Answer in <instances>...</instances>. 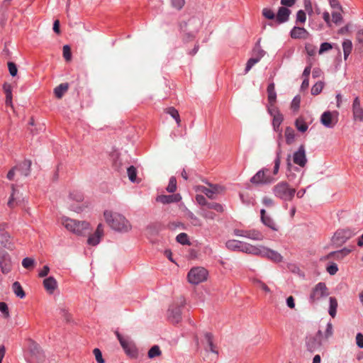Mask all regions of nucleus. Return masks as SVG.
Returning <instances> with one entry per match:
<instances>
[{
  "label": "nucleus",
  "mask_w": 363,
  "mask_h": 363,
  "mask_svg": "<svg viewBox=\"0 0 363 363\" xmlns=\"http://www.w3.org/2000/svg\"><path fill=\"white\" fill-rule=\"evenodd\" d=\"M104 216L106 223L116 231L125 233L131 229L130 222L121 213L106 210Z\"/></svg>",
  "instance_id": "nucleus-1"
},
{
  "label": "nucleus",
  "mask_w": 363,
  "mask_h": 363,
  "mask_svg": "<svg viewBox=\"0 0 363 363\" xmlns=\"http://www.w3.org/2000/svg\"><path fill=\"white\" fill-rule=\"evenodd\" d=\"M201 345L203 350L201 355L204 361L211 362L214 361L218 356L216 346L213 342V337L210 333H205L201 340Z\"/></svg>",
  "instance_id": "nucleus-2"
},
{
  "label": "nucleus",
  "mask_w": 363,
  "mask_h": 363,
  "mask_svg": "<svg viewBox=\"0 0 363 363\" xmlns=\"http://www.w3.org/2000/svg\"><path fill=\"white\" fill-rule=\"evenodd\" d=\"M62 224L65 228L77 235H83L89 230V223L86 221H79L67 217H62Z\"/></svg>",
  "instance_id": "nucleus-3"
},
{
  "label": "nucleus",
  "mask_w": 363,
  "mask_h": 363,
  "mask_svg": "<svg viewBox=\"0 0 363 363\" xmlns=\"http://www.w3.org/2000/svg\"><path fill=\"white\" fill-rule=\"evenodd\" d=\"M275 196L286 201H291L296 193V189L291 188L286 182H280L272 189Z\"/></svg>",
  "instance_id": "nucleus-4"
},
{
  "label": "nucleus",
  "mask_w": 363,
  "mask_h": 363,
  "mask_svg": "<svg viewBox=\"0 0 363 363\" xmlns=\"http://www.w3.org/2000/svg\"><path fill=\"white\" fill-rule=\"evenodd\" d=\"M357 234L354 230L350 228L338 229L332 238L333 244L340 246Z\"/></svg>",
  "instance_id": "nucleus-5"
},
{
  "label": "nucleus",
  "mask_w": 363,
  "mask_h": 363,
  "mask_svg": "<svg viewBox=\"0 0 363 363\" xmlns=\"http://www.w3.org/2000/svg\"><path fill=\"white\" fill-rule=\"evenodd\" d=\"M328 296L329 291L325 284L323 282H319L312 289L309 296V301L311 303H314L319 301L321 298H325Z\"/></svg>",
  "instance_id": "nucleus-6"
},
{
  "label": "nucleus",
  "mask_w": 363,
  "mask_h": 363,
  "mask_svg": "<svg viewBox=\"0 0 363 363\" xmlns=\"http://www.w3.org/2000/svg\"><path fill=\"white\" fill-rule=\"evenodd\" d=\"M9 225L6 223H0V243L4 247L13 250L15 249V244L13 238L7 231Z\"/></svg>",
  "instance_id": "nucleus-7"
},
{
  "label": "nucleus",
  "mask_w": 363,
  "mask_h": 363,
  "mask_svg": "<svg viewBox=\"0 0 363 363\" xmlns=\"http://www.w3.org/2000/svg\"><path fill=\"white\" fill-rule=\"evenodd\" d=\"M185 301L181 298L179 301L173 303L169 308L167 315L168 318L174 323H179L182 319V308L184 306Z\"/></svg>",
  "instance_id": "nucleus-8"
},
{
  "label": "nucleus",
  "mask_w": 363,
  "mask_h": 363,
  "mask_svg": "<svg viewBox=\"0 0 363 363\" xmlns=\"http://www.w3.org/2000/svg\"><path fill=\"white\" fill-rule=\"evenodd\" d=\"M208 272L203 267H196L190 270L188 274L189 281L193 284H198L207 278Z\"/></svg>",
  "instance_id": "nucleus-9"
},
{
  "label": "nucleus",
  "mask_w": 363,
  "mask_h": 363,
  "mask_svg": "<svg viewBox=\"0 0 363 363\" xmlns=\"http://www.w3.org/2000/svg\"><path fill=\"white\" fill-rule=\"evenodd\" d=\"M255 184H270L274 182V179L269 174L268 169H262L258 171L250 179Z\"/></svg>",
  "instance_id": "nucleus-10"
},
{
  "label": "nucleus",
  "mask_w": 363,
  "mask_h": 363,
  "mask_svg": "<svg viewBox=\"0 0 363 363\" xmlns=\"http://www.w3.org/2000/svg\"><path fill=\"white\" fill-rule=\"evenodd\" d=\"M28 351L31 362L38 363L42 362L45 359V355L40 346L32 340H28Z\"/></svg>",
  "instance_id": "nucleus-11"
},
{
  "label": "nucleus",
  "mask_w": 363,
  "mask_h": 363,
  "mask_svg": "<svg viewBox=\"0 0 363 363\" xmlns=\"http://www.w3.org/2000/svg\"><path fill=\"white\" fill-rule=\"evenodd\" d=\"M116 335L125 353L132 358L136 357L138 352L134 344L131 341L123 337L118 331L116 332Z\"/></svg>",
  "instance_id": "nucleus-12"
},
{
  "label": "nucleus",
  "mask_w": 363,
  "mask_h": 363,
  "mask_svg": "<svg viewBox=\"0 0 363 363\" xmlns=\"http://www.w3.org/2000/svg\"><path fill=\"white\" fill-rule=\"evenodd\" d=\"M116 335L125 353L132 358L136 357L138 352L134 344L131 341L123 337L118 331L116 332Z\"/></svg>",
  "instance_id": "nucleus-13"
},
{
  "label": "nucleus",
  "mask_w": 363,
  "mask_h": 363,
  "mask_svg": "<svg viewBox=\"0 0 363 363\" xmlns=\"http://www.w3.org/2000/svg\"><path fill=\"white\" fill-rule=\"evenodd\" d=\"M223 187L219 185L209 184V187L199 186L198 191L204 194L209 199H215V195L223 191Z\"/></svg>",
  "instance_id": "nucleus-14"
},
{
  "label": "nucleus",
  "mask_w": 363,
  "mask_h": 363,
  "mask_svg": "<svg viewBox=\"0 0 363 363\" xmlns=\"http://www.w3.org/2000/svg\"><path fill=\"white\" fill-rule=\"evenodd\" d=\"M337 112L325 111L320 117L321 123L327 128H333L337 122Z\"/></svg>",
  "instance_id": "nucleus-15"
},
{
  "label": "nucleus",
  "mask_w": 363,
  "mask_h": 363,
  "mask_svg": "<svg viewBox=\"0 0 363 363\" xmlns=\"http://www.w3.org/2000/svg\"><path fill=\"white\" fill-rule=\"evenodd\" d=\"M307 158L306 155L305 146L301 145L297 151H296L293 155V162L300 166L301 167H304L307 163Z\"/></svg>",
  "instance_id": "nucleus-16"
},
{
  "label": "nucleus",
  "mask_w": 363,
  "mask_h": 363,
  "mask_svg": "<svg viewBox=\"0 0 363 363\" xmlns=\"http://www.w3.org/2000/svg\"><path fill=\"white\" fill-rule=\"evenodd\" d=\"M0 268L4 274L11 269V261L9 255L4 250H0Z\"/></svg>",
  "instance_id": "nucleus-17"
},
{
  "label": "nucleus",
  "mask_w": 363,
  "mask_h": 363,
  "mask_svg": "<svg viewBox=\"0 0 363 363\" xmlns=\"http://www.w3.org/2000/svg\"><path fill=\"white\" fill-rule=\"evenodd\" d=\"M352 115L354 121H363V108L360 104V100L358 96L355 97L352 103Z\"/></svg>",
  "instance_id": "nucleus-18"
},
{
  "label": "nucleus",
  "mask_w": 363,
  "mask_h": 363,
  "mask_svg": "<svg viewBox=\"0 0 363 363\" xmlns=\"http://www.w3.org/2000/svg\"><path fill=\"white\" fill-rule=\"evenodd\" d=\"M104 235V227L101 223H99L96 228V232L89 236L87 240V242L89 245L95 246L98 245L100 242V239Z\"/></svg>",
  "instance_id": "nucleus-19"
},
{
  "label": "nucleus",
  "mask_w": 363,
  "mask_h": 363,
  "mask_svg": "<svg viewBox=\"0 0 363 363\" xmlns=\"http://www.w3.org/2000/svg\"><path fill=\"white\" fill-rule=\"evenodd\" d=\"M261 257H267L276 262H280L282 261V256L279 253L265 247H263Z\"/></svg>",
  "instance_id": "nucleus-20"
},
{
  "label": "nucleus",
  "mask_w": 363,
  "mask_h": 363,
  "mask_svg": "<svg viewBox=\"0 0 363 363\" xmlns=\"http://www.w3.org/2000/svg\"><path fill=\"white\" fill-rule=\"evenodd\" d=\"M309 35L304 28L298 26L294 27L290 33L291 37L294 39H307Z\"/></svg>",
  "instance_id": "nucleus-21"
},
{
  "label": "nucleus",
  "mask_w": 363,
  "mask_h": 363,
  "mask_svg": "<svg viewBox=\"0 0 363 363\" xmlns=\"http://www.w3.org/2000/svg\"><path fill=\"white\" fill-rule=\"evenodd\" d=\"M181 196L178 194L173 195H160L156 198V201L163 204H168L178 202L181 200Z\"/></svg>",
  "instance_id": "nucleus-22"
},
{
  "label": "nucleus",
  "mask_w": 363,
  "mask_h": 363,
  "mask_svg": "<svg viewBox=\"0 0 363 363\" xmlns=\"http://www.w3.org/2000/svg\"><path fill=\"white\" fill-rule=\"evenodd\" d=\"M269 113L273 116V126L276 131L283 121V116L281 114L277 108H268Z\"/></svg>",
  "instance_id": "nucleus-23"
},
{
  "label": "nucleus",
  "mask_w": 363,
  "mask_h": 363,
  "mask_svg": "<svg viewBox=\"0 0 363 363\" xmlns=\"http://www.w3.org/2000/svg\"><path fill=\"white\" fill-rule=\"evenodd\" d=\"M352 252L351 249L343 248L338 251H335L329 253L327 256L328 259H335L337 261L342 260Z\"/></svg>",
  "instance_id": "nucleus-24"
},
{
  "label": "nucleus",
  "mask_w": 363,
  "mask_h": 363,
  "mask_svg": "<svg viewBox=\"0 0 363 363\" xmlns=\"http://www.w3.org/2000/svg\"><path fill=\"white\" fill-rule=\"evenodd\" d=\"M267 97L269 106V108H276L274 104L277 100V93L275 91V85L274 83H271L268 85L267 89Z\"/></svg>",
  "instance_id": "nucleus-25"
},
{
  "label": "nucleus",
  "mask_w": 363,
  "mask_h": 363,
  "mask_svg": "<svg viewBox=\"0 0 363 363\" xmlns=\"http://www.w3.org/2000/svg\"><path fill=\"white\" fill-rule=\"evenodd\" d=\"M264 246H254L249 244L244 243L242 248V252L248 254L262 256V249Z\"/></svg>",
  "instance_id": "nucleus-26"
},
{
  "label": "nucleus",
  "mask_w": 363,
  "mask_h": 363,
  "mask_svg": "<svg viewBox=\"0 0 363 363\" xmlns=\"http://www.w3.org/2000/svg\"><path fill=\"white\" fill-rule=\"evenodd\" d=\"M43 286L46 291L52 294L57 287V282L53 277H49L44 279Z\"/></svg>",
  "instance_id": "nucleus-27"
},
{
  "label": "nucleus",
  "mask_w": 363,
  "mask_h": 363,
  "mask_svg": "<svg viewBox=\"0 0 363 363\" xmlns=\"http://www.w3.org/2000/svg\"><path fill=\"white\" fill-rule=\"evenodd\" d=\"M31 161L29 160H25L16 167H17V171H18L21 175L24 177H27L30 173V167H31Z\"/></svg>",
  "instance_id": "nucleus-28"
},
{
  "label": "nucleus",
  "mask_w": 363,
  "mask_h": 363,
  "mask_svg": "<svg viewBox=\"0 0 363 363\" xmlns=\"http://www.w3.org/2000/svg\"><path fill=\"white\" fill-rule=\"evenodd\" d=\"M291 11L286 7H280L279 9L276 21L278 23H282L288 21Z\"/></svg>",
  "instance_id": "nucleus-29"
},
{
  "label": "nucleus",
  "mask_w": 363,
  "mask_h": 363,
  "mask_svg": "<svg viewBox=\"0 0 363 363\" xmlns=\"http://www.w3.org/2000/svg\"><path fill=\"white\" fill-rule=\"evenodd\" d=\"M262 222L273 230H278V228L275 222L268 216L266 215V211L262 209L260 211Z\"/></svg>",
  "instance_id": "nucleus-30"
},
{
  "label": "nucleus",
  "mask_w": 363,
  "mask_h": 363,
  "mask_svg": "<svg viewBox=\"0 0 363 363\" xmlns=\"http://www.w3.org/2000/svg\"><path fill=\"white\" fill-rule=\"evenodd\" d=\"M244 243L241 241L236 240H230L227 241L225 245L228 249L231 250H238L242 252V248Z\"/></svg>",
  "instance_id": "nucleus-31"
},
{
  "label": "nucleus",
  "mask_w": 363,
  "mask_h": 363,
  "mask_svg": "<svg viewBox=\"0 0 363 363\" xmlns=\"http://www.w3.org/2000/svg\"><path fill=\"white\" fill-rule=\"evenodd\" d=\"M69 85L67 83L60 84L54 89V94L57 99H61L67 91Z\"/></svg>",
  "instance_id": "nucleus-32"
},
{
  "label": "nucleus",
  "mask_w": 363,
  "mask_h": 363,
  "mask_svg": "<svg viewBox=\"0 0 363 363\" xmlns=\"http://www.w3.org/2000/svg\"><path fill=\"white\" fill-rule=\"evenodd\" d=\"M245 238L254 240H262L263 239V235L258 230H247L245 233Z\"/></svg>",
  "instance_id": "nucleus-33"
},
{
  "label": "nucleus",
  "mask_w": 363,
  "mask_h": 363,
  "mask_svg": "<svg viewBox=\"0 0 363 363\" xmlns=\"http://www.w3.org/2000/svg\"><path fill=\"white\" fill-rule=\"evenodd\" d=\"M323 340H325V338H324V335L322 333V331L318 330L317 334L315 335V342H316L315 344L313 345V343L308 342V349L312 350L316 346H320L323 343Z\"/></svg>",
  "instance_id": "nucleus-34"
},
{
  "label": "nucleus",
  "mask_w": 363,
  "mask_h": 363,
  "mask_svg": "<svg viewBox=\"0 0 363 363\" xmlns=\"http://www.w3.org/2000/svg\"><path fill=\"white\" fill-rule=\"evenodd\" d=\"M12 289L16 296L19 297L20 298H23L25 297V292L18 281H15L13 284Z\"/></svg>",
  "instance_id": "nucleus-35"
},
{
  "label": "nucleus",
  "mask_w": 363,
  "mask_h": 363,
  "mask_svg": "<svg viewBox=\"0 0 363 363\" xmlns=\"http://www.w3.org/2000/svg\"><path fill=\"white\" fill-rule=\"evenodd\" d=\"M295 126L298 130L304 133L308 130V125L303 117H298L295 121Z\"/></svg>",
  "instance_id": "nucleus-36"
},
{
  "label": "nucleus",
  "mask_w": 363,
  "mask_h": 363,
  "mask_svg": "<svg viewBox=\"0 0 363 363\" xmlns=\"http://www.w3.org/2000/svg\"><path fill=\"white\" fill-rule=\"evenodd\" d=\"M285 138H286V143L288 145H291L294 143L295 139V133L292 128L287 127L285 130Z\"/></svg>",
  "instance_id": "nucleus-37"
},
{
  "label": "nucleus",
  "mask_w": 363,
  "mask_h": 363,
  "mask_svg": "<svg viewBox=\"0 0 363 363\" xmlns=\"http://www.w3.org/2000/svg\"><path fill=\"white\" fill-rule=\"evenodd\" d=\"M342 49L344 52V58L345 60H347L352 50V41L350 40H345L342 43Z\"/></svg>",
  "instance_id": "nucleus-38"
},
{
  "label": "nucleus",
  "mask_w": 363,
  "mask_h": 363,
  "mask_svg": "<svg viewBox=\"0 0 363 363\" xmlns=\"http://www.w3.org/2000/svg\"><path fill=\"white\" fill-rule=\"evenodd\" d=\"M286 177L289 182H294L296 178V175L295 173L291 171V155H289L287 157V172Z\"/></svg>",
  "instance_id": "nucleus-39"
},
{
  "label": "nucleus",
  "mask_w": 363,
  "mask_h": 363,
  "mask_svg": "<svg viewBox=\"0 0 363 363\" xmlns=\"http://www.w3.org/2000/svg\"><path fill=\"white\" fill-rule=\"evenodd\" d=\"M165 112L169 114L173 118L175 119L178 125L181 124V119L178 111L174 107H169L166 108Z\"/></svg>",
  "instance_id": "nucleus-40"
},
{
  "label": "nucleus",
  "mask_w": 363,
  "mask_h": 363,
  "mask_svg": "<svg viewBox=\"0 0 363 363\" xmlns=\"http://www.w3.org/2000/svg\"><path fill=\"white\" fill-rule=\"evenodd\" d=\"M337 308V301L335 297L330 298V307L328 313L329 314L334 318L336 315Z\"/></svg>",
  "instance_id": "nucleus-41"
},
{
  "label": "nucleus",
  "mask_w": 363,
  "mask_h": 363,
  "mask_svg": "<svg viewBox=\"0 0 363 363\" xmlns=\"http://www.w3.org/2000/svg\"><path fill=\"white\" fill-rule=\"evenodd\" d=\"M11 196L9 198V200L7 203V205L9 208H13L15 207L16 206V203H15V195H16V193L17 191L16 189V186L14 184H11Z\"/></svg>",
  "instance_id": "nucleus-42"
},
{
  "label": "nucleus",
  "mask_w": 363,
  "mask_h": 363,
  "mask_svg": "<svg viewBox=\"0 0 363 363\" xmlns=\"http://www.w3.org/2000/svg\"><path fill=\"white\" fill-rule=\"evenodd\" d=\"M324 83L321 81L316 82L311 88V94L318 95L323 89Z\"/></svg>",
  "instance_id": "nucleus-43"
},
{
  "label": "nucleus",
  "mask_w": 363,
  "mask_h": 363,
  "mask_svg": "<svg viewBox=\"0 0 363 363\" xmlns=\"http://www.w3.org/2000/svg\"><path fill=\"white\" fill-rule=\"evenodd\" d=\"M35 260L30 257H26L22 261V265L27 269H32L34 267Z\"/></svg>",
  "instance_id": "nucleus-44"
},
{
  "label": "nucleus",
  "mask_w": 363,
  "mask_h": 363,
  "mask_svg": "<svg viewBox=\"0 0 363 363\" xmlns=\"http://www.w3.org/2000/svg\"><path fill=\"white\" fill-rule=\"evenodd\" d=\"M166 189L169 193H174L177 190V180L175 177H172L169 179V184Z\"/></svg>",
  "instance_id": "nucleus-45"
},
{
  "label": "nucleus",
  "mask_w": 363,
  "mask_h": 363,
  "mask_svg": "<svg viewBox=\"0 0 363 363\" xmlns=\"http://www.w3.org/2000/svg\"><path fill=\"white\" fill-rule=\"evenodd\" d=\"M280 164H281V150H279L277 152V157L274 161V170H273V174L274 175H276L278 173L279 167H280Z\"/></svg>",
  "instance_id": "nucleus-46"
},
{
  "label": "nucleus",
  "mask_w": 363,
  "mask_h": 363,
  "mask_svg": "<svg viewBox=\"0 0 363 363\" xmlns=\"http://www.w3.org/2000/svg\"><path fill=\"white\" fill-rule=\"evenodd\" d=\"M161 354V351L157 345H155L150 348L148 351V357L150 358H154Z\"/></svg>",
  "instance_id": "nucleus-47"
},
{
  "label": "nucleus",
  "mask_w": 363,
  "mask_h": 363,
  "mask_svg": "<svg viewBox=\"0 0 363 363\" xmlns=\"http://www.w3.org/2000/svg\"><path fill=\"white\" fill-rule=\"evenodd\" d=\"M171 6L178 10L180 11L185 4V0H170Z\"/></svg>",
  "instance_id": "nucleus-48"
},
{
  "label": "nucleus",
  "mask_w": 363,
  "mask_h": 363,
  "mask_svg": "<svg viewBox=\"0 0 363 363\" xmlns=\"http://www.w3.org/2000/svg\"><path fill=\"white\" fill-rule=\"evenodd\" d=\"M301 97L300 96H296L291 104V108L293 111H297L300 107Z\"/></svg>",
  "instance_id": "nucleus-49"
},
{
  "label": "nucleus",
  "mask_w": 363,
  "mask_h": 363,
  "mask_svg": "<svg viewBox=\"0 0 363 363\" xmlns=\"http://www.w3.org/2000/svg\"><path fill=\"white\" fill-rule=\"evenodd\" d=\"M127 173H128L129 179L131 182H135L136 179V175H137L136 169L133 166H130L127 169Z\"/></svg>",
  "instance_id": "nucleus-50"
},
{
  "label": "nucleus",
  "mask_w": 363,
  "mask_h": 363,
  "mask_svg": "<svg viewBox=\"0 0 363 363\" xmlns=\"http://www.w3.org/2000/svg\"><path fill=\"white\" fill-rule=\"evenodd\" d=\"M260 60V57H252L249 59V60L247 62L246 67H245V73L248 72L250 69L259 61Z\"/></svg>",
  "instance_id": "nucleus-51"
},
{
  "label": "nucleus",
  "mask_w": 363,
  "mask_h": 363,
  "mask_svg": "<svg viewBox=\"0 0 363 363\" xmlns=\"http://www.w3.org/2000/svg\"><path fill=\"white\" fill-rule=\"evenodd\" d=\"M176 240H177V241L178 242H179V243L182 244V245L189 244V240H188V236L184 233H179L177 236Z\"/></svg>",
  "instance_id": "nucleus-52"
},
{
  "label": "nucleus",
  "mask_w": 363,
  "mask_h": 363,
  "mask_svg": "<svg viewBox=\"0 0 363 363\" xmlns=\"http://www.w3.org/2000/svg\"><path fill=\"white\" fill-rule=\"evenodd\" d=\"M63 57L66 61H70L72 58L71 48L69 45L63 46Z\"/></svg>",
  "instance_id": "nucleus-53"
},
{
  "label": "nucleus",
  "mask_w": 363,
  "mask_h": 363,
  "mask_svg": "<svg viewBox=\"0 0 363 363\" xmlns=\"http://www.w3.org/2000/svg\"><path fill=\"white\" fill-rule=\"evenodd\" d=\"M60 315L66 320L69 322L71 319V315L68 313V311L65 307L59 308Z\"/></svg>",
  "instance_id": "nucleus-54"
},
{
  "label": "nucleus",
  "mask_w": 363,
  "mask_h": 363,
  "mask_svg": "<svg viewBox=\"0 0 363 363\" xmlns=\"http://www.w3.org/2000/svg\"><path fill=\"white\" fill-rule=\"evenodd\" d=\"M333 334V324L331 323H328L326 325V329L324 334V338L325 340H328L329 337H330Z\"/></svg>",
  "instance_id": "nucleus-55"
},
{
  "label": "nucleus",
  "mask_w": 363,
  "mask_h": 363,
  "mask_svg": "<svg viewBox=\"0 0 363 363\" xmlns=\"http://www.w3.org/2000/svg\"><path fill=\"white\" fill-rule=\"evenodd\" d=\"M262 15L267 19H274L275 17L274 13L269 9L264 8L262 10Z\"/></svg>",
  "instance_id": "nucleus-56"
},
{
  "label": "nucleus",
  "mask_w": 363,
  "mask_h": 363,
  "mask_svg": "<svg viewBox=\"0 0 363 363\" xmlns=\"http://www.w3.org/2000/svg\"><path fill=\"white\" fill-rule=\"evenodd\" d=\"M8 68H9V73L12 77H15L17 74L18 69L14 62H8Z\"/></svg>",
  "instance_id": "nucleus-57"
},
{
  "label": "nucleus",
  "mask_w": 363,
  "mask_h": 363,
  "mask_svg": "<svg viewBox=\"0 0 363 363\" xmlns=\"http://www.w3.org/2000/svg\"><path fill=\"white\" fill-rule=\"evenodd\" d=\"M306 21V13L303 10H299L296 13V22L301 23H305Z\"/></svg>",
  "instance_id": "nucleus-58"
},
{
  "label": "nucleus",
  "mask_w": 363,
  "mask_h": 363,
  "mask_svg": "<svg viewBox=\"0 0 363 363\" xmlns=\"http://www.w3.org/2000/svg\"><path fill=\"white\" fill-rule=\"evenodd\" d=\"M0 311L3 313L4 318L9 317V308L6 303L0 302Z\"/></svg>",
  "instance_id": "nucleus-59"
},
{
  "label": "nucleus",
  "mask_w": 363,
  "mask_h": 363,
  "mask_svg": "<svg viewBox=\"0 0 363 363\" xmlns=\"http://www.w3.org/2000/svg\"><path fill=\"white\" fill-rule=\"evenodd\" d=\"M93 353L95 356L97 363H104V359H103L101 352L99 349L95 348L93 350Z\"/></svg>",
  "instance_id": "nucleus-60"
},
{
  "label": "nucleus",
  "mask_w": 363,
  "mask_h": 363,
  "mask_svg": "<svg viewBox=\"0 0 363 363\" xmlns=\"http://www.w3.org/2000/svg\"><path fill=\"white\" fill-rule=\"evenodd\" d=\"M207 207L210 209H213L217 212L223 211V207L222 206V205L218 203H208Z\"/></svg>",
  "instance_id": "nucleus-61"
},
{
  "label": "nucleus",
  "mask_w": 363,
  "mask_h": 363,
  "mask_svg": "<svg viewBox=\"0 0 363 363\" xmlns=\"http://www.w3.org/2000/svg\"><path fill=\"white\" fill-rule=\"evenodd\" d=\"M3 89L6 94V97L12 98V87H11V84H9L8 83H4L3 85Z\"/></svg>",
  "instance_id": "nucleus-62"
},
{
  "label": "nucleus",
  "mask_w": 363,
  "mask_h": 363,
  "mask_svg": "<svg viewBox=\"0 0 363 363\" xmlns=\"http://www.w3.org/2000/svg\"><path fill=\"white\" fill-rule=\"evenodd\" d=\"M333 48V46L330 43H323L321 45H320V50H319V54L321 55L323 54L324 52H326V51H328L330 50H331Z\"/></svg>",
  "instance_id": "nucleus-63"
},
{
  "label": "nucleus",
  "mask_w": 363,
  "mask_h": 363,
  "mask_svg": "<svg viewBox=\"0 0 363 363\" xmlns=\"http://www.w3.org/2000/svg\"><path fill=\"white\" fill-rule=\"evenodd\" d=\"M326 270L330 274L334 275L338 271V267L335 263H332L330 265L327 267Z\"/></svg>",
  "instance_id": "nucleus-64"
}]
</instances>
